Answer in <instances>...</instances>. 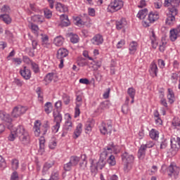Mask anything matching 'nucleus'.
Returning a JSON list of instances; mask_svg holds the SVG:
<instances>
[{
	"mask_svg": "<svg viewBox=\"0 0 180 180\" xmlns=\"http://www.w3.org/2000/svg\"><path fill=\"white\" fill-rule=\"evenodd\" d=\"M179 75L178 73L175 72V73H172V76H171V79L172 81H173V82H174V84H176V81H178V78H179Z\"/></svg>",
	"mask_w": 180,
	"mask_h": 180,
	"instance_id": "obj_58",
	"label": "nucleus"
},
{
	"mask_svg": "<svg viewBox=\"0 0 180 180\" xmlns=\"http://www.w3.org/2000/svg\"><path fill=\"white\" fill-rule=\"evenodd\" d=\"M61 26H63L64 27H67L68 26H70L71 25V22H70V19H65L63 20V21L60 22Z\"/></svg>",
	"mask_w": 180,
	"mask_h": 180,
	"instance_id": "obj_54",
	"label": "nucleus"
},
{
	"mask_svg": "<svg viewBox=\"0 0 180 180\" xmlns=\"http://www.w3.org/2000/svg\"><path fill=\"white\" fill-rule=\"evenodd\" d=\"M147 6V0H140L139 4L138 5V8H146Z\"/></svg>",
	"mask_w": 180,
	"mask_h": 180,
	"instance_id": "obj_56",
	"label": "nucleus"
},
{
	"mask_svg": "<svg viewBox=\"0 0 180 180\" xmlns=\"http://www.w3.org/2000/svg\"><path fill=\"white\" fill-rule=\"evenodd\" d=\"M27 107L23 105H17L13 108L11 116L13 119L20 117L22 115H25L27 112Z\"/></svg>",
	"mask_w": 180,
	"mask_h": 180,
	"instance_id": "obj_7",
	"label": "nucleus"
},
{
	"mask_svg": "<svg viewBox=\"0 0 180 180\" xmlns=\"http://www.w3.org/2000/svg\"><path fill=\"white\" fill-rule=\"evenodd\" d=\"M40 126H41V122H40V120L35 121L34 125V133L37 137H39V136H40V133L46 134V133H47V130L50 129V125H49L48 121H46L41 127H40Z\"/></svg>",
	"mask_w": 180,
	"mask_h": 180,
	"instance_id": "obj_3",
	"label": "nucleus"
},
{
	"mask_svg": "<svg viewBox=\"0 0 180 180\" xmlns=\"http://www.w3.org/2000/svg\"><path fill=\"white\" fill-rule=\"evenodd\" d=\"M100 131L101 134H109V133H112V124L102 122L100 126Z\"/></svg>",
	"mask_w": 180,
	"mask_h": 180,
	"instance_id": "obj_13",
	"label": "nucleus"
},
{
	"mask_svg": "<svg viewBox=\"0 0 180 180\" xmlns=\"http://www.w3.org/2000/svg\"><path fill=\"white\" fill-rule=\"evenodd\" d=\"M21 125L14 127L13 125H8V129L11 130L8 139L9 141H15L16 137H19V131H20Z\"/></svg>",
	"mask_w": 180,
	"mask_h": 180,
	"instance_id": "obj_8",
	"label": "nucleus"
},
{
	"mask_svg": "<svg viewBox=\"0 0 180 180\" xmlns=\"http://www.w3.org/2000/svg\"><path fill=\"white\" fill-rule=\"evenodd\" d=\"M127 94L131 99H134V96H136V89H134L133 87L129 88L127 90Z\"/></svg>",
	"mask_w": 180,
	"mask_h": 180,
	"instance_id": "obj_42",
	"label": "nucleus"
},
{
	"mask_svg": "<svg viewBox=\"0 0 180 180\" xmlns=\"http://www.w3.org/2000/svg\"><path fill=\"white\" fill-rule=\"evenodd\" d=\"M0 19L6 23V25H10L12 22V18L8 14H1L0 15Z\"/></svg>",
	"mask_w": 180,
	"mask_h": 180,
	"instance_id": "obj_33",
	"label": "nucleus"
},
{
	"mask_svg": "<svg viewBox=\"0 0 180 180\" xmlns=\"http://www.w3.org/2000/svg\"><path fill=\"white\" fill-rule=\"evenodd\" d=\"M180 168L175 163H171L167 167V175L170 178H174V179H178L179 176Z\"/></svg>",
	"mask_w": 180,
	"mask_h": 180,
	"instance_id": "obj_6",
	"label": "nucleus"
},
{
	"mask_svg": "<svg viewBox=\"0 0 180 180\" xmlns=\"http://www.w3.org/2000/svg\"><path fill=\"white\" fill-rule=\"evenodd\" d=\"M11 180H19V174L15 171L11 174Z\"/></svg>",
	"mask_w": 180,
	"mask_h": 180,
	"instance_id": "obj_59",
	"label": "nucleus"
},
{
	"mask_svg": "<svg viewBox=\"0 0 180 180\" xmlns=\"http://www.w3.org/2000/svg\"><path fill=\"white\" fill-rule=\"evenodd\" d=\"M149 136L152 140H158L160 133L155 129H152L149 132Z\"/></svg>",
	"mask_w": 180,
	"mask_h": 180,
	"instance_id": "obj_29",
	"label": "nucleus"
},
{
	"mask_svg": "<svg viewBox=\"0 0 180 180\" xmlns=\"http://www.w3.org/2000/svg\"><path fill=\"white\" fill-rule=\"evenodd\" d=\"M81 158L76 155H72L70 158V162L72 163L73 167H77L78 165V163L79 162Z\"/></svg>",
	"mask_w": 180,
	"mask_h": 180,
	"instance_id": "obj_32",
	"label": "nucleus"
},
{
	"mask_svg": "<svg viewBox=\"0 0 180 180\" xmlns=\"http://www.w3.org/2000/svg\"><path fill=\"white\" fill-rule=\"evenodd\" d=\"M44 13L46 19H51V18L53 16V12L49 8H45L44 10Z\"/></svg>",
	"mask_w": 180,
	"mask_h": 180,
	"instance_id": "obj_44",
	"label": "nucleus"
},
{
	"mask_svg": "<svg viewBox=\"0 0 180 180\" xmlns=\"http://www.w3.org/2000/svg\"><path fill=\"white\" fill-rule=\"evenodd\" d=\"M19 141L22 146H29L31 143L30 135L29 132L25 129V127L21 125L18 135Z\"/></svg>",
	"mask_w": 180,
	"mask_h": 180,
	"instance_id": "obj_4",
	"label": "nucleus"
},
{
	"mask_svg": "<svg viewBox=\"0 0 180 180\" xmlns=\"http://www.w3.org/2000/svg\"><path fill=\"white\" fill-rule=\"evenodd\" d=\"M64 43V38L61 36L56 37L53 40V44L55 46H57L58 47H60L63 46Z\"/></svg>",
	"mask_w": 180,
	"mask_h": 180,
	"instance_id": "obj_30",
	"label": "nucleus"
},
{
	"mask_svg": "<svg viewBox=\"0 0 180 180\" xmlns=\"http://www.w3.org/2000/svg\"><path fill=\"white\" fill-rule=\"evenodd\" d=\"M147 148H146V146L143 144L141 146V147L139 149L138 151V157L139 158V160H143V158H144V157H146V151Z\"/></svg>",
	"mask_w": 180,
	"mask_h": 180,
	"instance_id": "obj_23",
	"label": "nucleus"
},
{
	"mask_svg": "<svg viewBox=\"0 0 180 180\" xmlns=\"http://www.w3.org/2000/svg\"><path fill=\"white\" fill-rule=\"evenodd\" d=\"M53 78H54L53 72L48 73L45 77V81L46 82H51Z\"/></svg>",
	"mask_w": 180,
	"mask_h": 180,
	"instance_id": "obj_48",
	"label": "nucleus"
},
{
	"mask_svg": "<svg viewBox=\"0 0 180 180\" xmlns=\"http://www.w3.org/2000/svg\"><path fill=\"white\" fill-rule=\"evenodd\" d=\"M81 106V104H76V107L75 108V117H78L79 115H81V111L79 110V107Z\"/></svg>",
	"mask_w": 180,
	"mask_h": 180,
	"instance_id": "obj_50",
	"label": "nucleus"
},
{
	"mask_svg": "<svg viewBox=\"0 0 180 180\" xmlns=\"http://www.w3.org/2000/svg\"><path fill=\"white\" fill-rule=\"evenodd\" d=\"M117 147L113 142H110L108 145L104 148V150L101 153L104 157H108L112 155V153H116Z\"/></svg>",
	"mask_w": 180,
	"mask_h": 180,
	"instance_id": "obj_10",
	"label": "nucleus"
},
{
	"mask_svg": "<svg viewBox=\"0 0 180 180\" xmlns=\"http://www.w3.org/2000/svg\"><path fill=\"white\" fill-rule=\"evenodd\" d=\"M59 179V174L58 172L52 173L51 176L49 180H58Z\"/></svg>",
	"mask_w": 180,
	"mask_h": 180,
	"instance_id": "obj_64",
	"label": "nucleus"
},
{
	"mask_svg": "<svg viewBox=\"0 0 180 180\" xmlns=\"http://www.w3.org/2000/svg\"><path fill=\"white\" fill-rule=\"evenodd\" d=\"M179 36L180 34L175 29H172L169 31V39L172 41H175Z\"/></svg>",
	"mask_w": 180,
	"mask_h": 180,
	"instance_id": "obj_24",
	"label": "nucleus"
},
{
	"mask_svg": "<svg viewBox=\"0 0 180 180\" xmlns=\"http://www.w3.org/2000/svg\"><path fill=\"white\" fill-rule=\"evenodd\" d=\"M91 41L94 46H101L103 43V37L101 34H97L91 39Z\"/></svg>",
	"mask_w": 180,
	"mask_h": 180,
	"instance_id": "obj_15",
	"label": "nucleus"
},
{
	"mask_svg": "<svg viewBox=\"0 0 180 180\" xmlns=\"http://www.w3.org/2000/svg\"><path fill=\"white\" fill-rule=\"evenodd\" d=\"M149 72L151 75V77H157L158 74V67L157 66V64L155 63L152 62L150 65V70Z\"/></svg>",
	"mask_w": 180,
	"mask_h": 180,
	"instance_id": "obj_17",
	"label": "nucleus"
},
{
	"mask_svg": "<svg viewBox=\"0 0 180 180\" xmlns=\"http://www.w3.org/2000/svg\"><path fill=\"white\" fill-rule=\"evenodd\" d=\"M160 19V14L157 11H150L148 16V20L143 22L144 26L148 27L150 23H154L156 20Z\"/></svg>",
	"mask_w": 180,
	"mask_h": 180,
	"instance_id": "obj_9",
	"label": "nucleus"
},
{
	"mask_svg": "<svg viewBox=\"0 0 180 180\" xmlns=\"http://www.w3.org/2000/svg\"><path fill=\"white\" fill-rule=\"evenodd\" d=\"M146 148H153L154 146H155V143L153 141H147L146 144H143Z\"/></svg>",
	"mask_w": 180,
	"mask_h": 180,
	"instance_id": "obj_55",
	"label": "nucleus"
},
{
	"mask_svg": "<svg viewBox=\"0 0 180 180\" xmlns=\"http://www.w3.org/2000/svg\"><path fill=\"white\" fill-rule=\"evenodd\" d=\"M81 158L82 159V162H79V169L84 171L86 168V164L88 163V162L86 161V155H82Z\"/></svg>",
	"mask_w": 180,
	"mask_h": 180,
	"instance_id": "obj_26",
	"label": "nucleus"
},
{
	"mask_svg": "<svg viewBox=\"0 0 180 180\" xmlns=\"http://www.w3.org/2000/svg\"><path fill=\"white\" fill-rule=\"evenodd\" d=\"M127 25V22H126V19L122 18L119 21L116 22V27L117 30H120L124 27Z\"/></svg>",
	"mask_w": 180,
	"mask_h": 180,
	"instance_id": "obj_28",
	"label": "nucleus"
},
{
	"mask_svg": "<svg viewBox=\"0 0 180 180\" xmlns=\"http://www.w3.org/2000/svg\"><path fill=\"white\" fill-rule=\"evenodd\" d=\"M137 47H139L137 41H132L129 46V54H135L136 51H137Z\"/></svg>",
	"mask_w": 180,
	"mask_h": 180,
	"instance_id": "obj_19",
	"label": "nucleus"
},
{
	"mask_svg": "<svg viewBox=\"0 0 180 180\" xmlns=\"http://www.w3.org/2000/svg\"><path fill=\"white\" fill-rule=\"evenodd\" d=\"M63 102L65 103V105H69L70 102V96L67 95V94H63Z\"/></svg>",
	"mask_w": 180,
	"mask_h": 180,
	"instance_id": "obj_53",
	"label": "nucleus"
},
{
	"mask_svg": "<svg viewBox=\"0 0 180 180\" xmlns=\"http://www.w3.org/2000/svg\"><path fill=\"white\" fill-rule=\"evenodd\" d=\"M110 108V103L108 101H103L100 103L99 106L98 107L97 110H96V113H103L105 110H108Z\"/></svg>",
	"mask_w": 180,
	"mask_h": 180,
	"instance_id": "obj_14",
	"label": "nucleus"
},
{
	"mask_svg": "<svg viewBox=\"0 0 180 180\" xmlns=\"http://www.w3.org/2000/svg\"><path fill=\"white\" fill-rule=\"evenodd\" d=\"M13 83L17 85V86H23V81L20 80V79L15 78Z\"/></svg>",
	"mask_w": 180,
	"mask_h": 180,
	"instance_id": "obj_60",
	"label": "nucleus"
},
{
	"mask_svg": "<svg viewBox=\"0 0 180 180\" xmlns=\"http://www.w3.org/2000/svg\"><path fill=\"white\" fill-rule=\"evenodd\" d=\"M36 92L38 95V99L39 102H43V91H41V88L37 87Z\"/></svg>",
	"mask_w": 180,
	"mask_h": 180,
	"instance_id": "obj_46",
	"label": "nucleus"
},
{
	"mask_svg": "<svg viewBox=\"0 0 180 180\" xmlns=\"http://www.w3.org/2000/svg\"><path fill=\"white\" fill-rule=\"evenodd\" d=\"M168 146V140L167 139H162L160 142V150H165Z\"/></svg>",
	"mask_w": 180,
	"mask_h": 180,
	"instance_id": "obj_43",
	"label": "nucleus"
},
{
	"mask_svg": "<svg viewBox=\"0 0 180 180\" xmlns=\"http://www.w3.org/2000/svg\"><path fill=\"white\" fill-rule=\"evenodd\" d=\"M72 167H74L72 164L69 162L63 165V169L66 172L71 171V169H72Z\"/></svg>",
	"mask_w": 180,
	"mask_h": 180,
	"instance_id": "obj_49",
	"label": "nucleus"
},
{
	"mask_svg": "<svg viewBox=\"0 0 180 180\" xmlns=\"http://www.w3.org/2000/svg\"><path fill=\"white\" fill-rule=\"evenodd\" d=\"M20 74L24 78V79H29L32 78V72L26 66L20 70Z\"/></svg>",
	"mask_w": 180,
	"mask_h": 180,
	"instance_id": "obj_16",
	"label": "nucleus"
},
{
	"mask_svg": "<svg viewBox=\"0 0 180 180\" xmlns=\"http://www.w3.org/2000/svg\"><path fill=\"white\" fill-rule=\"evenodd\" d=\"M94 127V121H87L85 124V130L86 131H91Z\"/></svg>",
	"mask_w": 180,
	"mask_h": 180,
	"instance_id": "obj_40",
	"label": "nucleus"
},
{
	"mask_svg": "<svg viewBox=\"0 0 180 180\" xmlns=\"http://www.w3.org/2000/svg\"><path fill=\"white\" fill-rule=\"evenodd\" d=\"M12 169L16 171L19 168V160L17 159H13L11 161Z\"/></svg>",
	"mask_w": 180,
	"mask_h": 180,
	"instance_id": "obj_41",
	"label": "nucleus"
},
{
	"mask_svg": "<svg viewBox=\"0 0 180 180\" xmlns=\"http://www.w3.org/2000/svg\"><path fill=\"white\" fill-rule=\"evenodd\" d=\"M124 3L122 0H114L110 3L107 8V12L110 13H115L123 8Z\"/></svg>",
	"mask_w": 180,
	"mask_h": 180,
	"instance_id": "obj_5",
	"label": "nucleus"
},
{
	"mask_svg": "<svg viewBox=\"0 0 180 180\" xmlns=\"http://www.w3.org/2000/svg\"><path fill=\"white\" fill-rule=\"evenodd\" d=\"M51 106H52V105L50 102H47L45 104L44 110H45L46 113H47V115H49V113L51 112V111L50 110V109H51Z\"/></svg>",
	"mask_w": 180,
	"mask_h": 180,
	"instance_id": "obj_51",
	"label": "nucleus"
},
{
	"mask_svg": "<svg viewBox=\"0 0 180 180\" xmlns=\"http://www.w3.org/2000/svg\"><path fill=\"white\" fill-rule=\"evenodd\" d=\"M81 133H82V124L79 123L77 124L76 129L74 131V139H78L79 136H81Z\"/></svg>",
	"mask_w": 180,
	"mask_h": 180,
	"instance_id": "obj_25",
	"label": "nucleus"
},
{
	"mask_svg": "<svg viewBox=\"0 0 180 180\" xmlns=\"http://www.w3.org/2000/svg\"><path fill=\"white\" fill-rule=\"evenodd\" d=\"M122 161L124 164V172H129L131 169V164L134 162V156L127 152H124L121 155Z\"/></svg>",
	"mask_w": 180,
	"mask_h": 180,
	"instance_id": "obj_2",
	"label": "nucleus"
},
{
	"mask_svg": "<svg viewBox=\"0 0 180 180\" xmlns=\"http://www.w3.org/2000/svg\"><path fill=\"white\" fill-rule=\"evenodd\" d=\"M122 112L124 115H127L129 113V105L127 104L122 105Z\"/></svg>",
	"mask_w": 180,
	"mask_h": 180,
	"instance_id": "obj_57",
	"label": "nucleus"
},
{
	"mask_svg": "<svg viewBox=\"0 0 180 180\" xmlns=\"http://www.w3.org/2000/svg\"><path fill=\"white\" fill-rule=\"evenodd\" d=\"M13 63H14L15 65H20L22 64V59L20 58H13Z\"/></svg>",
	"mask_w": 180,
	"mask_h": 180,
	"instance_id": "obj_61",
	"label": "nucleus"
},
{
	"mask_svg": "<svg viewBox=\"0 0 180 180\" xmlns=\"http://www.w3.org/2000/svg\"><path fill=\"white\" fill-rule=\"evenodd\" d=\"M0 119L2 120V122H5L6 123V126H13V124H12L13 120L12 117H11V115L6 113L4 111H0Z\"/></svg>",
	"mask_w": 180,
	"mask_h": 180,
	"instance_id": "obj_11",
	"label": "nucleus"
},
{
	"mask_svg": "<svg viewBox=\"0 0 180 180\" xmlns=\"http://www.w3.org/2000/svg\"><path fill=\"white\" fill-rule=\"evenodd\" d=\"M180 0H165V6H169V14L166 18L165 23L167 26H172L175 23V16L178 15V7Z\"/></svg>",
	"mask_w": 180,
	"mask_h": 180,
	"instance_id": "obj_1",
	"label": "nucleus"
},
{
	"mask_svg": "<svg viewBox=\"0 0 180 180\" xmlns=\"http://www.w3.org/2000/svg\"><path fill=\"white\" fill-rule=\"evenodd\" d=\"M167 99L169 101V103H170L171 104L175 102V94H174V91L172 90V89H167Z\"/></svg>",
	"mask_w": 180,
	"mask_h": 180,
	"instance_id": "obj_22",
	"label": "nucleus"
},
{
	"mask_svg": "<svg viewBox=\"0 0 180 180\" xmlns=\"http://www.w3.org/2000/svg\"><path fill=\"white\" fill-rule=\"evenodd\" d=\"M147 13H148V10L145 8L139 11L136 16L139 19H144L147 16Z\"/></svg>",
	"mask_w": 180,
	"mask_h": 180,
	"instance_id": "obj_35",
	"label": "nucleus"
},
{
	"mask_svg": "<svg viewBox=\"0 0 180 180\" xmlns=\"http://www.w3.org/2000/svg\"><path fill=\"white\" fill-rule=\"evenodd\" d=\"M91 64L94 65V67H95V70H98V68H101V67H102V61L101 60H93Z\"/></svg>",
	"mask_w": 180,
	"mask_h": 180,
	"instance_id": "obj_47",
	"label": "nucleus"
},
{
	"mask_svg": "<svg viewBox=\"0 0 180 180\" xmlns=\"http://www.w3.org/2000/svg\"><path fill=\"white\" fill-rule=\"evenodd\" d=\"M31 67H32V71H33L35 74H37V72H39L40 71V68H39V65H37V64L36 63H34V62H32Z\"/></svg>",
	"mask_w": 180,
	"mask_h": 180,
	"instance_id": "obj_45",
	"label": "nucleus"
},
{
	"mask_svg": "<svg viewBox=\"0 0 180 180\" xmlns=\"http://www.w3.org/2000/svg\"><path fill=\"white\" fill-rule=\"evenodd\" d=\"M30 29L35 36H39V26L37 25L32 23Z\"/></svg>",
	"mask_w": 180,
	"mask_h": 180,
	"instance_id": "obj_39",
	"label": "nucleus"
},
{
	"mask_svg": "<svg viewBox=\"0 0 180 180\" xmlns=\"http://www.w3.org/2000/svg\"><path fill=\"white\" fill-rule=\"evenodd\" d=\"M64 129L67 131H71L72 130V122L71 120H68L65 122Z\"/></svg>",
	"mask_w": 180,
	"mask_h": 180,
	"instance_id": "obj_37",
	"label": "nucleus"
},
{
	"mask_svg": "<svg viewBox=\"0 0 180 180\" xmlns=\"http://www.w3.org/2000/svg\"><path fill=\"white\" fill-rule=\"evenodd\" d=\"M68 37H70L71 43L73 44H76V43H78L79 41V37L78 34H75L73 32H68L67 34Z\"/></svg>",
	"mask_w": 180,
	"mask_h": 180,
	"instance_id": "obj_18",
	"label": "nucleus"
},
{
	"mask_svg": "<svg viewBox=\"0 0 180 180\" xmlns=\"http://www.w3.org/2000/svg\"><path fill=\"white\" fill-rule=\"evenodd\" d=\"M107 162L110 167H115V165H116V159L115 158V156H113V155H109Z\"/></svg>",
	"mask_w": 180,
	"mask_h": 180,
	"instance_id": "obj_36",
	"label": "nucleus"
},
{
	"mask_svg": "<svg viewBox=\"0 0 180 180\" xmlns=\"http://www.w3.org/2000/svg\"><path fill=\"white\" fill-rule=\"evenodd\" d=\"M56 9L58 11V12H68V8L61 3L56 4Z\"/></svg>",
	"mask_w": 180,
	"mask_h": 180,
	"instance_id": "obj_27",
	"label": "nucleus"
},
{
	"mask_svg": "<svg viewBox=\"0 0 180 180\" xmlns=\"http://www.w3.org/2000/svg\"><path fill=\"white\" fill-rule=\"evenodd\" d=\"M171 148L173 151H178L180 148V138L179 136H172L170 139Z\"/></svg>",
	"mask_w": 180,
	"mask_h": 180,
	"instance_id": "obj_12",
	"label": "nucleus"
},
{
	"mask_svg": "<svg viewBox=\"0 0 180 180\" xmlns=\"http://www.w3.org/2000/svg\"><path fill=\"white\" fill-rule=\"evenodd\" d=\"M106 160V156H104V155H102V153L100 155V159L97 163L98 167L102 169L103 167H105V165L106 164V162L105 161Z\"/></svg>",
	"mask_w": 180,
	"mask_h": 180,
	"instance_id": "obj_31",
	"label": "nucleus"
},
{
	"mask_svg": "<svg viewBox=\"0 0 180 180\" xmlns=\"http://www.w3.org/2000/svg\"><path fill=\"white\" fill-rule=\"evenodd\" d=\"M60 124L56 123V124L52 127L53 133H58V130L60 129Z\"/></svg>",
	"mask_w": 180,
	"mask_h": 180,
	"instance_id": "obj_62",
	"label": "nucleus"
},
{
	"mask_svg": "<svg viewBox=\"0 0 180 180\" xmlns=\"http://www.w3.org/2000/svg\"><path fill=\"white\" fill-rule=\"evenodd\" d=\"M32 19L33 22H35L36 23H43V22H44V17L40 15H35L32 16Z\"/></svg>",
	"mask_w": 180,
	"mask_h": 180,
	"instance_id": "obj_34",
	"label": "nucleus"
},
{
	"mask_svg": "<svg viewBox=\"0 0 180 180\" xmlns=\"http://www.w3.org/2000/svg\"><path fill=\"white\" fill-rule=\"evenodd\" d=\"M53 165H54V162H47L44 165L43 167V172H47V171H49V169L50 168H51V167H53Z\"/></svg>",
	"mask_w": 180,
	"mask_h": 180,
	"instance_id": "obj_38",
	"label": "nucleus"
},
{
	"mask_svg": "<svg viewBox=\"0 0 180 180\" xmlns=\"http://www.w3.org/2000/svg\"><path fill=\"white\" fill-rule=\"evenodd\" d=\"M53 116L54 118V122L56 124H60L61 122H63V115H61V113H60V112H58V110L57 111H54L53 112Z\"/></svg>",
	"mask_w": 180,
	"mask_h": 180,
	"instance_id": "obj_20",
	"label": "nucleus"
},
{
	"mask_svg": "<svg viewBox=\"0 0 180 180\" xmlns=\"http://www.w3.org/2000/svg\"><path fill=\"white\" fill-rule=\"evenodd\" d=\"M160 105H162V106H164L166 110H168V103H167V99L162 98L160 100Z\"/></svg>",
	"mask_w": 180,
	"mask_h": 180,
	"instance_id": "obj_63",
	"label": "nucleus"
},
{
	"mask_svg": "<svg viewBox=\"0 0 180 180\" xmlns=\"http://www.w3.org/2000/svg\"><path fill=\"white\" fill-rule=\"evenodd\" d=\"M67 56H68V51L66 49L62 48L58 49L57 58H65Z\"/></svg>",
	"mask_w": 180,
	"mask_h": 180,
	"instance_id": "obj_21",
	"label": "nucleus"
},
{
	"mask_svg": "<svg viewBox=\"0 0 180 180\" xmlns=\"http://www.w3.org/2000/svg\"><path fill=\"white\" fill-rule=\"evenodd\" d=\"M1 13H9L11 12V8L8 7V5H4L1 8Z\"/></svg>",
	"mask_w": 180,
	"mask_h": 180,
	"instance_id": "obj_52",
	"label": "nucleus"
}]
</instances>
